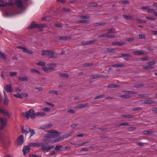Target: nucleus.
Returning a JSON list of instances; mask_svg holds the SVG:
<instances>
[{"label":"nucleus","mask_w":157,"mask_h":157,"mask_svg":"<svg viewBox=\"0 0 157 157\" xmlns=\"http://www.w3.org/2000/svg\"><path fill=\"white\" fill-rule=\"evenodd\" d=\"M73 133L72 132H71L68 134H67L65 136H62L61 137H59V138H57L56 139L54 140H45V141L46 142H50L51 143H55L59 142L62 140L64 139L67 138L69 136L72 135Z\"/></svg>","instance_id":"obj_1"},{"label":"nucleus","mask_w":157,"mask_h":157,"mask_svg":"<svg viewBox=\"0 0 157 157\" xmlns=\"http://www.w3.org/2000/svg\"><path fill=\"white\" fill-rule=\"evenodd\" d=\"M48 132L49 133L47 135V136L49 139L56 138L60 135L59 132L54 130H49Z\"/></svg>","instance_id":"obj_2"},{"label":"nucleus","mask_w":157,"mask_h":157,"mask_svg":"<svg viewBox=\"0 0 157 157\" xmlns=\"http://www.w3.org/2000/svg\"><path fill=\"white\" fill-rule=\"evenodd\" d=\"M0 112L2 113L6 114V112L0 108ZM0 121L1 123V128L3 129L5 127L7 123V120L6 118H0Z\"/></svg>","instance_id":"obj_3"},{"label":"nucleus","mask_w":157,"mask_h":157,"mask_svg":"<svg viewBox=\"0 0 157 157\" xmlns=\"http://www.w3.org/2000/svg\"><path fill=\"white\" fill-rule=\"evenodd\" d=\"M42 56L48 55L51 58L54 57L56 56L55 53L52 51L49 50H44L42 52Z\"/></svg>","instance_id":"obj_4"},{"label":"nucleus","mask_w":157,"mask_h":157,"mask_svg":"<svg viewBox=\"0 0 157 157\" xmlns=\"http://www.w3.org/2000/svg\"><path fill=\"white\" fill-rule=\"evenodd\" d=\"M42 144L40 145L41 149L44 151H48L54 148V147L53 145L49 146L45 145L43 143H41Z\"/></svg>","instance_id":"obj_5"},{"label":"nucleus","mask_w":157,"mask_h":157,"mask_svg":"<svg viewBox=\"0 0 157 157\" xmlns=\"http://www.w3.org/2000/svg\"><path fill=\"white\" fill-rule=\"evenodd\" d=\"M24 142V137L22 135L19 136L16 142V145L17 146L21 145Z\"/></svg>","instance_id":"obj_6"},{"label":"nucleus","mask_w":157,"mask_h":157,"mask_svg":"<svg viewBox=\"0 0 157 157\" xmlns=\"http://www.w3.org/2000/svg\"><path fill=\"white\" fill-rule=\"evenodd\" d=\"M30 130V128L28 125H25V126L23 127L22 128V133L27 135L29 132Z\"/></svg>","instance_id":"obj_7"},{"label":"nucleus","mask_w":157,"mask_h":157,"mask_svg":"<svg viewBox=\"0 0 157 157\" xmlns=\"http://www.w3.org/2000/svg\"><path fill=\"white\" fill-rule=\"evenodd\" d=\"M42 144L41 143H29L28 144V145L32 147H37L40 146Z\"/></svg>","instance_id":"obj_8"},{"label":"nucleus","mask_w":157,"mask_h":157,"mask_svg":"<svg viewBox=\"0 0 157 157\" xmlns=\"http://www.w3.org/2000/svg\"><path fill=\"white\" fill-rule=\"evenodd\" d=\"M28 111L29 116H30L32 119L35 118L36 117V113H35L33 109H30Z\"/></svg>","instance_id":"obj_9"},{"label":"nucleus","mask_w":157,"mask_h":157,"mask_svg":"<svg viewBox=\"0 0 157 157\" xmlns=\"http://www.w3.org/2000/svg\"><path fill=\"white\" fill-rule=\"evenodd\" d=\"M4 90L7 92L10 93L12 92L13 91V89L11 85H6L5 86Z\"/></svg>","instance_id":"obj_10"},{"label":"nucleus","mask_w":157,"mask_h":157,"mask_svg":"<svg viewBox=\"0 0 157 157\" xmlns=\"http://www.w3.org/2000/svg\"><path fill=\"white\" fill-rule=\"evenodd\" d=\"M17 48L22 50L23 52L28 54H32L33 53V52L31 50H28L25 47H23L20 46H19L17 47Z\"/></svg>","instance_id":"obj_11"},{"label":"nucleus","mask_w":157,"mask_h":157,"mask_svg":"<svg viewBox=\"0 0 157 157\" xmlns=\"http://www.w3.org/2000/svg\"><path fill=\"white\" fill-rule=\"evenodd\" d=\"M155 63L154 61H151L148 63V65L147 66H144V67L147 69L152 68L154 67L153 65Z\"/></svg>","instance_id":"obj_12"},{"label":"nucleus","mask_w":157,"mask_h":157,"mask_svg":"<svg viewBox=\"0 0 157 157\" xmlns=\"http://www.w3.org/2000/svg\"><path fill=\"white\" fill-rule=\"evenodd\" d=\"M30 151V148L29 146H25L24 147L23 149V151L24 152V154L25 155L26 153L29 152Z\"/></svg>","instance_id":"obj_13"},{"label":"nucleus","mask_w":157,"mask_h":157,"mask_svg":"<svg viewBox=\"0 0 157 157\" xmlns=\"http://www.w3.org/2000/svg\"><path fill=\"white\" fill-rule=\"evenodd\" d=\"M143 10H147L148 13H151L154 12L155 11L154 9H150L148 6H145L142 7L141 8Z\"/></svg>","instance_id":"obj_14"},{"label":"nucleus","mask_w":157,"mask_h":157,"mask_svg":"<svg viewBox=\"0 0 157 157\" xmlns=\"http://www.w3.org/2000/svg\"><path fill=\"white\" fill-rule=\"evenodd\" d=\"M52 124H47L44 125L42 126L39 128L40 129H47L48 128H50L52 127Z\"/></svg>","instance_id":"obj_15"},{"label":"nucleus","mask_w":157,"mask_h":157,"mask_svg":"<svg viewBox=\"0 0 157 157\" xmlns=\"http://www.w3.org/2000/svg\"><path fill=\"white\" fill-rule=\"evenodd\" d=\"M52 124H47L44 125L42 126L39 128L40 129H47L48 128H50L52 127Z\"/></svg>","instance_id":"obj_16"},{"label":"nucleus","mask_w":157,"mask_h":157,"mask_svg":"<svg viewBox=\"0 0 157 157\" xmlns=\"http://www.w3.org/2000/svg\"><path fill=\"white\" fill-rule=\"evenodd\" d=\"M4 104L5 105H8L9 103V100L7 98V95L5 92H4Z\"/></svg>","instance_id":"obj_17"},{"label":"nucleus","mask_w":157,"mask_h":157,"mask_svg":"<svg viewBox=\"0 0 157 157\" xmlns=\"http://www.w3.org/2000/svg\"><path fill=\"white\" fill-rule=\"evenodd\" d=\"M16 3L17 6L20 8L23 7V4L21 0H16Z\"/></svg>","instance_id":"obj_18"},{"label":"nucleus","mask_w":157,"mask_h":157,"mask_svg":"<svg viewBox=\"0 0 157 157\" xmlns=\"http://www.w3.org/2000/svg\"><path fill=\"white\" fill-rule=\"evenodd\" d=\"M39 27V25L36 24L35 22L32 23L30 25L28 26V29H31L32 28H37Z\"/></svg>","instance_id":"obj_19"},{"label":"nucleus","mask_w":157,"mask_h":157,"mask_svg":"<svg viewBox=\"0 0 157 157\" xmlns=\"http://www.w3.org/2000/svg\"><path fill=\"white\" fill-rule=\"evenodd\" d=\"M47 65L49 67L50 70H53L56 66V64L55 63H49Z\"/></svg>","instance_id":"obj_20"},{"label":"nucleus","mask_w":157,"mask_h":157,"mask_svg":"<svg viewBox=\"0 0 157 157\" xmlns=\"http://www.w3.org/2000/svg\"><path fill=\"white\" fill-rule=\"evenodd\" d=\"M22 115L24 118L25 119H28L29 118L28 111L27 112L23 113Z\"/></svg>","instance_id":"obj_21"},{"label":"nucleus","mask_w":157,"mask_h":157,"mask_svg":"<svg viewBox=\"0 0 157 157\" xmlns=\"http://www.w3.org/2000/svg\"><path fill=\"white\" fill-rule=\"evenodd\" d=\"M88 105V104L87 103H84L83 104H80L78 105L77 107V108H81L84 107H86Z\"/></svg>","instance_id":"obj_22"},{"label":"nucleus","mask_w":157,"mask_h":157,"mask_svg":"<svg viewBox=\"0 0 157 157\" xmlns=\"http://www.w3.org/2000/svg\"><path fill=\"white\" fill-rule=\"evenodd\" d=\"M46 115L45 113L43 112H38L36 113V117L40 116H44Z\"/></svg>","instance_id":"obj_23"},{"label":"nucleus","mask_w":157,"mask_h":157,"mask_svg":"<svg viewBox=\"0 0 157 157\" xmlns=\"http://www.w3.org/2000/svg\"><path fill=\"white\" fill-rule=\"evenodd\" d=\"M133 53L135 55H144L145 53L144 52L140 51H135L133 52Z\"/></svg>","instance_id":"obj_24"},{"label":"nucleus","mask_w":157,"mask_h":157,"mask_svg":"<svg viewBox=\"0 0 157 157\" xmlns=\"http://www.w3.org/2000/svg\"><path fill=\"white\" fill-rule=\"evenodd\" d=\"M36 64L39 65V66H45L46 65V64L44 62L42 61H40L37 63H36Z\"/></svg>","instance_id":"obj_25"},{"label":"nucleus","mask_w":157,"mask_h":157,"mask_svg":"<svg viewBox=\"0 0 157 157\" xmlns=\"http://www.w3.org/2000/svg\"><path fill=\"white\" fill-rule=\"evenodd\" d=\"M99 36L100 37L106 36L109 38H112L113 37L112 35H108L107 34H105L100 35Z\"/></svg>","instance_id":"obj_26"},{"label":"nucleus","mask_w":157,"mask_h":157,"mask_svg":"<svg viewBox=\"0 0 157 157\" xmlns=\"http://www.w3.org/2000/svg\"><path fill=\"white\" fill-rule=\"evenodd\" d=\"M29 132H30V135L29 136V138H30L33 135L35 134V132L34 129H31L29 131Z\"/></svg>","instance_id":"obj_27"},{"label":"nucleus","mask_w":157,"mask_h":157,"mask_svg":"<svg viewBox=\"0 0 157 157\" xmlns=\"http://www.w3.org/2000/svg\"><path fill=\"white\" fill-rule=\"evenodd\" d=\"M0 2L2 3L0 4V7L4 6L7 4V3L4 2V0H0Z\"/></svg>","instance_id":"obj_28"},{"label":"nucleus","mask_w":157,"mask_h":157,"mask_svg":"<svg viewBox=\"0 0 157 157\" xmlns=\"http://www.w3.org/2000/svg\"><path fill=\"white\" fill-rule=\"evenodd\" d=\"M59 75L62 77H67L68 76V75L66 73H59Z\"/></svg>","instance_id":"obj_29"},{"label":"nucleus","mask_w":157,"mask_h":157,"mask_svg":"<svg viewBox=\"0 0 157 157\" xmlns=\"http://www.w3.org/2000/svg\"><path fill=\"white\" fill-rule=\"evenodd\" d=\"M62 147L60 145L59 146H56L55 147V150L57 151H59L61 150Z\"/></svg>","instance_id":"obj_30"},{"label":"nucleus","mask_w":157,"mask_h":157,"mask_svg":"<svg viewBox=\"0 0 157 157\" xmlns=\"http://www.w3.org/2000/svg\"><path fill=\"white\" fill-rule=\"evenodd\" d=\"M19 79L20 81H26L27 79V78L26 77H19Z\"/></svg>","instance_id":"obj_31"},{"label":"nucleus","mask_w":157,"mask_h":157,"mask_svg":"<svg viewBox=\"0 0 157 157\" xmlns=\"http://www.w3.org/2000/svg\"><path fill=\"white\" fill-rule=\"evenodd\" d=\"M49 93L50 94H58V92L56 90H50L49 92Z\"/></svg>","instance_id":"obj_32"},{"label":"nucleus","mask_w":157,"mask_h":157,"mask_svg":"<svg viewBox=\"0 0 157 157\" xmlns=\"http://www.w3.org/2000/svg\"><path fill=\"white\" fill-rule=\"evenodd\" d=\"M124 17L125 20H129L130 19L132 18V17L130 16H128V15H124Z\"/></svg>","instance_id":"obj_33"},{"label":"nucleus","mask_w":157,"mask_h":157,"mask_svg":"<svg viewBox=\"0 0 157 157\" xmlns=\"http://www.w3.org/2000/svg\"><path fill=\"white\" fill-rule=\"evenodd\" d=\"M14 95L15 97L19 98H22V96L20 94H14Z\"/></svg>","instance_id":"obj_34"},{"label":"nucleus","mask_w":157,"mask_h":157,"mask_svg":"<svg viewBox=\"0 0 157 157\" xmlns=\"http://www.w3.org/2000/svg\"><path fill=\"white\" fill-rule=\"evenodd\" d=\"M42 69L43 70L46 72H47L49 71H50V69L49 68V67H44L42 68Z\"/></svg>","instance_id":"obj_35"},{"label":"nucleus","mask_w":157,"mask_h":157,"mask_svg":"<svg viewBox=\"0 0 157 157\" xmlns=\"http://www.w3.org/2000/svg\"><path fill=\"white\" fill-rule=\"evenodd\" d=\"M30 71L32 72H36L39 74H40V72L39 71L35 69H32L30 70Z\"/></svg>","instance_id":"obj_36"},{"label":"nucleus","mask_w":157,"mask_h":157,"mask_svg":"<svg viewBox=\"0 0 157 157\" xmlns=\"http://www.w3.org/2000/svg\"><path fill=\"white\" fill-rule=\"evenodd\" d=\"M67 112L71 114H74L75 113V111L74 110L71 109H68L67 110Z\"/></svg>","instance_id":"obj_37"},{"label":"nucleus","mask_w":157,"mask_h":157,"mask_svg":"<svg viewBox=\"0 0 157 157\" xmlns=\"http://www.w3.org/2000/svg\"><path fill=\"white\" fill-rule=\"evenodd\" d=\"M117 86L115 85H113L112 84H110L108 85V87L109 88H116L117 87Z\"/></svg>","instance_id":"obj_38"},{"label":"nucleus","mask_w":157,"mask_h":157,"mask_svg":"<svg viewBox=\"0 0 157 157\" xmlns=\"http://www.w3.org/2000/svg\"><path fill=\"white\" fill-rule=\"evenodd\" d=\"M120 3L121 4H127L128 3V2L126 1H120Z\"/></svg>","instance_id":"obj_39"},{"label":"nucleus","mask_w":157,"mask_h":157,"mask_svg":"<svg viewBox=\"0 0 157 157\" xmlns=\"http://www.w3.org/2000/svg\"><path fill=\"white\" fill-rule=\"evenodd\" d=\"M43 110L45 112H49L51 109L49 108L46 107L44 108Z\"/></svg>","instance_id":"obj_40"},{"label":"nucleus","mask_w":157,"mask_h":157,"mask_svg":"<svg viewBox=\"0 0 157 157\" xmlns=\"http://www.w3.org/2000/svg\"><path fill=\"white\" fill-rule=\"evenodd\" d=\"M97 3H96V2H95V3H93V2H91V3L89 5L90 6H97Z\"/></svg>","instance_id":"obj_41"},{"label":"nucleus","mask_w":157,"mask_h":157,"mask_svg":"<svg viewBox=\"0 0 157 157\" xmlns=\"http://www.w3.org/2000/svg\"><path fill=\"white\" fill-rule=\"evenodd\" d=\"M146 18L147 19H148L150 20L151 21H154L155 20V18L153 17H146Z\"/></svg>","instance_id":"obj_42"},{"label":"nucleus","mask_w":157,"mask_h":157,"mask_svg":"<svg viewBox=\"0 0 157 157\" xmlns=\"http://www.w3.org/2000/svg\"><path fill=\"white\" fill-rule=\"evenodd\" d=\"M145 103L147 104H150L153 103V101L151 100H146Z\"/></svg>","instance_id":"obj_43"},{"label":"nucleus","mask_w":157,"mask_h":157,"mask_svg":"<svg viewBox=\"0 0 157 157\" xmlns=\"http://www.w3.org/2000/svg\"><path fill=\"white\" fill-rule=\"evenodd\" d=\"M123 64H115L113 65V67H123Z\"/></svg>","instance_id":"obj_44"},{"label":"nucleus","mask_w":157,"mask_h":157,"mask_svg":"<svg viewBox=\"0 0 157 157\" xmlns=\"http://www.w3.org/2000/svg\"><path fill=\"white\" fill-rule=\"evenodd\" d=\"M94 41L93 40L86 41V42H85V44H90L93 43H94Z\"/></svg>","instance_id":"obj_45"},{"label":"nucleus","mask_w":157,"mask_h":157,"mask_svg":"<svg viewBox=\"0 0 157 157\" xmlns=\"http://www.w3.org/2000/svg\"><path fill=\"white\" fill-rule=\"evenodd\" d=\"M17 74V73L15 72H10V75L11 76H14L16 75Z\"/></svg>","instance_id":"obj_46"},{"label":"nucleus","mask_w":157,"mask_h":157,"mask_svg":"<svg viewBox=\"0 0 157 157\" xmlns=\"http://www.w3.org/2000/svg\"><path fill=\"white\" fill-rule=\"evenodd\" d=\"M0 56L3 59H4L5 57L4 54L1 52H0Z\"/></svg>","instance_id":"obj_47"},{"label":"nucleus","mask_w":157,"mask_h":157,"mask_svg":"<svg viewBox=\"0 0 157 157\" xmlns=\"http://www.w3.org/2000/svg\"><path fill=\"white\" fill-rule=\"evenodd\" d=\"M21 95L22 96V98L23 97H27L28 96V95L26 93H22Z\"/></svg>","instance_id":"obj_48"},{"label":"nucleus","mask_w":157,"mask_h":157,"mask_svg":"<svg viewBox=\"0 0 157 157\" xmlns=\"http://www.w3.org/2000/svg\"><path fill=\"white\" fill-rule=\"evenodd\" d=\"M113 44L114 45H118L119 46H121L123 44L122 43L115 42Z\"/></svg>","instance_id":"obj_49"},{"label":"nucleus","mask_w":157,"mask_h":157,"mask_svg":"<svg viewBox=\"0 0 157 157\" xmlns=\"http://www.w3.org/2000/svg\"><path fill=\"white\" fill-rule=\"evenodd\" d=\"M103 97V95H100L99 96H97L95 97V99H98L100 98H102Z\"/></svg>","instance_id":"obj_50"},{"label":"nucleus","mask_w":157,"mask_h":157,"mask_svg":"<svg viewBox=\"0 0 157 157\" xmlns=\"http://www.w3.org/2000/svg\"><path fill=\"white\" fill-rule=\"evenodd\" d=\"M77 125L78 124L77 123L74 124L72 125L71 127L73 128H74L76 127Z\"/></svg>","instance_id":"obj_51"},{"label":"nucleus","mask_w":157,"mask_h":157,"mask_svg":"<svg viewBox=\"0 0 157 157\" xmlns=\"http://www.w3.org/2000/svg\"><path fill=\"white\" fill-rule=\"evenodd\" d=\"M81 18L82 19H87L89 18V16H82Z\"/></svg>","instance_id":"obj_52"},{"label":"nucleus","mask_w":157,"mask_h":157,"mask_svg":"<svg viewBox=\"0 0 157 157\" xmlns=\"http://www.w3.org/2000/svg\"><path fill=\"white\" fill-rule=\"evenodd\" d=\"M122 116L124 117H127V118H131V116L129 115H124Z\"/></svg>","instance_id":"obj_53"},{"label":"nucleus","mask_w":157,"mask_h":157,"mask_svg":"<svg viewBox=\"0 0 157 157\" xmlns=\"http://www.w3.org/2000/svg\"><path fill=\"white\" fill-rule=\"evenodd\" d=\"M35 89L40 91H42L43 90V88L41 87H37Z\"/></svg>","instance_id":"obj_54"},{"label":"nucleus","mask_w":157,"mask_h":157,"mask_svg":"<svg viewBox=\"0 0 157 157\" xmlns=\"http://www.w3.org/2000/svg\"><path fill=\"white\" fill-rule=\"evenodd\" d=\"M139 37L140 39H144L145 38V36L141 34L139 35Z\"/></svg>","instance_id":"obj_55"},{"label":"nucleus","mask_w":157,"mask_h":157,"mask_svg":"<svg viewBox=\"0 0 157 157\" xmlns=\"http://www.w3.org/2000/svg\"><path fill=\"white\" fill-rule=\"evenodd\" d=\"M86 144V143L84 142V143H82L81 144H79L78 145L76 146V147H79L80 146L83 145H84Z\"/></svg>","instance_id":"obj_56"},{"label":"nucleus","mask_w":157,"mask_h":157,"mask_svg":"<svg viewBox=\"0 0 157 157\" xmlns=\"http://www.w3.org/2000/svg\"><path fill=\"white\" fill-rule=\"evenodd\" d=\"M21 90L18 88H16L15 90V91L16 92H18L21 91Z\"/></svg>","instance_id":"obj_57"},{"label":"nucleus","mask_w":157,"mask_h":157,"mask_svg":"<svg viewBox=\"0 0 157 157\" xmlns=\"http://www.w3.org/2000/svg\"><path fill=\"white\" fill-rule=\"evenodd\" d=\"M141 59L143 60H146L148 59V58L146 57L143 58Z\"/></svg>","instance_id":"obj_58"},{"label":"nucleus","mask_w":157,"mask_h":157,"mask_svg":"<svg viewBox=\"0 0 157 157\" xmlns=\"http://www.w3.org/2000/svg\"><path fill=\"white\" fill-rule=\"evenodd\" d=\"M30 157H38L37 156L32 154H30Z\"/></svg>","instance_id":"obj_59"},{"label":"nucleus","mask_w":157,"mask_h":157,"mask_svg":"<svg viewBox=\"0 0 157 157\" xmlns=\"http://www.w3.org/2000/svg\"><path fill=\"white\" fill-rule=\"evenodd\" d=\"M6 15L8 16H10L12 15L11 14L9 13L8 12H6Z\"/></svg>","instance_id":"obj_60"},{"label":"nucleus","mask_w":157,"mask_h":157,"mask_svg":"<svg viewBox=\"0 0 157 157\" xmlns=\"http://www.w3.org/2000/svg\"><path fill=\"white\" fill-rule=\"evenodd\" d=\"M108 33H113V31L112 30V29H110L108 30Z\"/></svg>","instance_id":"obj_61"},{"label":"nucleus","mask_w":157,"mask_h":157,"mask_svg":"<svg viewBox=\"0 0 157 157\" xmlns=\"http://www.w3.org/2000/svg\"><path fill=\"white\" fill-rule=\"evenodd\" d=\"M47 103L48 105H51V106H52L53 107H54L55 106V105L54 104H52V103Z\"/></svg>","instance_id":"obj_62"},{"label":"nucleus","mask_w":157,"mask_h":157,"mask_svg":"<svg viewBox=\"0 0 157 157\" xmlns=\"http://www.w3.org/2000/svg\"><path fill=\"white\" fill-rule=\"evenodd\" d=\"M152 111L154 113H157V109H153Z\"/></svg>","instance_id":"obj_63"},{"label":"nucleus","mask_w":157,"mask_h":157,"mask_svg":"<svg viewBox=\"0 0 157 157\" xmlns=\"http://www.w3.org/2000/svg\"><path fill=\"white\" fill-rule=\"evenodd\" d=\"M152 33L154 34V35H157V31H153Z\"/></svg>","instance_id":"obj_64"}]
</instances>
